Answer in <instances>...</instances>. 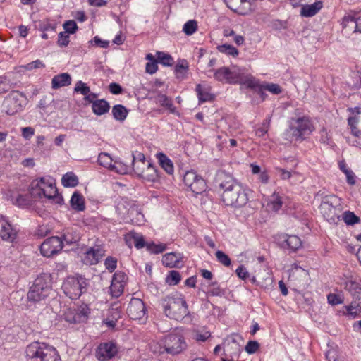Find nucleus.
Masks as SVG:
<instances>
[{"mask_svg":"<svg viewBox=\"0 0 361 361\" xmlns=\"http://www.w3.org/2000/svg\"><path fill=\"white\" fill-rule=\"evenodd\" d=\"M182 255L180 253L170 252L162 257L163 264L166 267H178Z\"/></svg>","mask_w":361,"mask_h":361,"instance_id":"nucleus-25","label":"nucleus"},{"mask_svg":"<svg viewBox=\"0 0 361 361\" xmlns=\"http://www.w3.org/2000/svg\"><path fill=\"white\" fill-rule=\"evenodd\" d=\"M126 280V275L122 272H116L114 274L110 286V293L113 297L118 298L123 293Z\"/></svg>","mask_w":361,"mask_h":361,"instance_id":"nucleus-18","label":"nucleus"},{"mask_svg":"<svg viewBox=\"0 0 361 361\" xmlns=\"http://www.w3.org/2000/svg\"><path fill=\"white\" fill-rule=\"evenodd\" d=\"M314 130V126L307 116L292 119L288 129L283 133L284 139L289 141L304 140L305 135H310Z\"/></svg>","mask_w":361,"mask_h":361,"instance_id":"nucleus-6","label":"nucleus"},{"mask_svg":"<svg viewBox=\"0 0 361 361\" xmlns=\"http://www.w3.org/2000/svg\"><path fill=\"white\" fill-rule=\"evenodd\" d=\"M64 319L70 324L80 323L81 319L78 315L75 310L68 309L64 312Z\"/></svg>","mask_w":361,"mask_h":361,"instance_id":"nucleus-41","label":"nucleus"},{"mask_svg":"<svg viewBox=\"0 0 361 361\" xmlns=\"http://www.w3.org/2000/svg\"><path fill=\"white\" fill-rule=\"evenodd\" d=\"M130 169V167L121 161L115 160L114 161V164L111 169V171H116L120 174H126Z\"/></svg>","mask_w":361,"mask_h":361,"instance_id":"nucleus-45","label":"nucleus"},{"mask_svg":"<svg viewBox=\"0 0 361 361\" xmlns=\"http://www.w3.org/2000/svg\"><path fill=\"white\" fill-rule=\"evenodd\" d=\"M63 28L65 29V32L73 34L77 30L78 26L74 20H68L64 23Z\"/></svg>","mask_w":361,"mask_h":361,"instance_id":"nucleus-58","label":"nucleus"},{"mask_svg":"<svg viewBox=\"0 0 361 361\" xmlns=\"http://www.w3.org/2000/svg\"><path fill=\"white\" fill-rule=\"evenodd\" d=\"M346 315L354 319L361 313V300L353 299L349 305L345 306Z\"/></svg>","mask_w":361,"mask_h":361,"instance_id":"nucleus-28","label":"nucleus"},{"mask_svg":"<svg viewBox=\"0 0 361 361\" xmlns=\"http://www.w3.org/2000/svg\"><path fill=\"white\" fill-rule=\"evenodd\" d=\"M140 178L146 181L154 183L158 181L159 176L157 168L150 163Z\"/></svg>","mask_w":361,"mask_h":361,"instance_id":"nucleus-27","label":"nucleus"},{"mask_svg":"<svg viewBox=\"0 0 361 361\" xmlns=\"http://www.w3.org/2000/svg\"><path fill=\"white\" fill-rule=\"evenodd\" d=\"M196 91L197 92L199 101L202 103L210 101L212 99V95L202 90V87L200 85H197Z\"/></svg>","mask_w":361,"mask_h":361,"instance_id":"nucleus-51","label":"nucleus"},{"mask_svg":"<svg viewBox=\"0 0 361 361\" xmlns=\"http://www.w3.org/2000/svg\"><path fill=\"white\" fill-rule=\"evenodd\" d=\"M10 89L9 80L5 77H0V94L8 92Z\"/></svg>","mask_w":361,"mask_h":361,"instance_id":"nucleus-63","label":"nucleus"},{"mask_svg":"<svg viewBox=\"0 0 361 361\" xmlns=\"http://www.w3.org/2000/svg\"><path fill=\"white\" fill-rule=\"evenodd\" d=\"M197 29V23L195 20H190L185 23L183 31L187 35H192Z\"/></svg>","mask_w":361,"mask_h":361,"instance_id":"nucleus-47","label":"nucleus"},{"mask_svg":"<svg viewBox=\"0 0 361 361\" xmlns=\"http://www.w3.org/2000/svg\"><path fill=\"white\" fill-rule=\"evenodd\" d=\"M50 281V276L46 274L36 278L27 294L28 301L36 303L44 300L51 291Z\"/></svg>","mask_w":361,"mask_h":361,"instance_id":"nucleus-8","label":"nucleus"},{"mask_svg":"<svg viewBox=\"0 0 361 361\" xmlns=\"http://www.w3.org/2000/svg\"><path fill=\"white\" fill-rule=\"evenodd\" d=\"M61 183L64 187H75L78 184V176L73 172H68L61 178Z\"/></svg>","mask_w":361,"mask_h":361,"instance_id":"nucleus-36","label":"nucleus"},{"mask_svg":"<svg viewBox=\"0 0 361 361\" xmlns=\"http://www.w3.org/2000/svg\"><path fill=\"white\" fill-rule=\"evenodd\" d=\"M97 161L99 165L109 169L110 170L114 164H112L114 161L113 159L108 153L106 152H102L99 154Z\"/></svg>","mask_w":361,"mask_h":361,"instance_id":"nucleus-39","label":"nucleus"},{"mask_svg":"<svg viewBox=\"0 0 361 361\" xmlns=\"http://www.w3.org/2000/svg\"><path fill=\"white\" fill-rule=\"evenodd\" d=\"M127 314L132 319H140L146 314L143 301L139 298H132L127 308Z\"/></svg>","mask_w":361,"mask_h":361,"instance_id":"nucleus-17","label":"nucleus"},{"mask_svg":"<svg viewBox=\"0 0 361 361\" xmlns=\"http://www.w3.org/2000/svg\"><path fill=\"white\" fill-rule=\"evenodd\" d=\"M32 196L41 197L43 195L57 204H61L63 199L58 192L55 180L51 176H46L35 180L30 190Z\"/></svg>","mask_w":361,"mask_h":361,"instance_id":"nucleus-2","label":"nucleus"},{"mask_svg":"<svg viewBox=\"0 0 361 361\" xmlns=\"http://www.w3.org/2000/svg\"><path fill=\"white\" fill-rule=\"evenodd\" d=\"M259 348V344L257 341H250L245 345V351L249 354H253L257 352Z\"/></svg>","mask_w":361,"mask_h":361,"instance_id":"nucleus-59","label":"nucleus"},{"mask_svg":"<svg viewBox=\"0 0 361 361\" xmlns=\"http://www.w3.org/2000/svg\"><path fill=\"white\" fill-rule=\"evenodd\" d=\"M31 194H18L11 196V202L13 204L19 207H25L30 205L32 202Z\"/></svg>","mask_w":361,"mask_h":361,"instance_id":"nucleus-32","label":"nucleus"},{"mask_svg":"<svg viewBox=\"0 0 361 361\" xmlns=\"http://www.w3.org/2000/svg\"><path fill=\"white\" fill-rule=\"evenodd\" d=\"M162 343L165 344L166 353L173 355H178L187 348V343L183 336L178 333H171L162 339Z\"/></svg>","mask_w":361,"mask_h":361,"instance_id":"nucleus-11","label":"nucleus"},{"mask_svg":"<svg viewBox=\"0 0 361 361\" xmlns=\"http://www.w3.org/2000/svg\"><path fill=\"white\" fill-rule=\"evenodd\" d=\"M210 289L208 293L213 296H220L223 295V290L219 287L217 282H212L209 284Z\"/></svg>","mask_w":361,"mask_h":361,"instance_id":"nucleus-56","label":"nucleus"},{"mask_svg":"<svg viewBox=\"0 0 361 361\" xmlns=\"http://www.w3.org/2000/svg\"><path fill=\"white\" fill-rule=\"evenodd\" d=\"M63 243H65L67 245H71L78 243L80 239V234L78 229L75 228L70 227L66 228L63 231L61 237Z\"/></svg>","mask_w":361,"mask_h":361,"instance_id":"nucleus-21","label":"nucleus"},{"mask_svg":"<svg viewBox=\"0 0 361 361\" xmlns=\"http://www.w3.org/2000/svg\"><path fill=\"white\" fill-rule=\"evenodd\" d=\"M118 352V346L114 342H104L97 348L96 357L99 361H107L114 358Z\"/></svg>","mask_w":361,"mask_h":361,"instance_id":"nucleus-14","label":"nucleus"},{"mask_svg":"<svg viewBox=\"0 0 361 361\" xmlns=\"http://www.w3.org/2000/svg\"><path fill=\"white\" fill-rule=\"evenodd\" d=\"M76 312L81 319V322H84L87 319L88 314H90V310L87 306H84L76 310Z\"/></svg>","mask_w":361,"mask_h":361,"instance_id":"nucleus-60","label":"nucleus"},{"mask_svg":"<svg viewBox=\"0 0 361 361\" xmlns=\"http://www.w3.org/2000/svg\"><path fill=\"white\" fill-rule=\"evenodd\" d=\"M252 78L255 81V85L254 87H247L248 88L255 90L260 96V97L264 100L267 96L266 93L264 92L265 90V85H260L259 83V81L256 80L253 76H252Z\"/></svg>","mask_w":361,"mask_h":361,"instance_id":"nucleus-53","label":"nucleus"},{"mask_svg":"<svg viewBox=\"0 0 361 361\" xmlns=\"http://www.w3.org/2000/svg\"><path fill=\"white\" fill-rule=\"evenodd\" d=\"M320 142L325 145H331V136L325 128L320 130Z\"/></svg>","mask_w":361,"mask_h":361,"instance_id":"nucleus-61","label":"nucleus"},{"mask_svg":"<svg viewBox=\"0 0 361 361\" xmlns=\"http://www.w3.org/2000/svg\"><path fill=\"white\" fill-rule=\"evenodd\" d=\"M90 89L87 84L84 83L81 80L77 82L74 88L75 92H80L82 95L87 94V93L90 92Z\"/></svg>","mask_w":361,"mask_h":361,"instance_id":"nucleus-54","label":"nucleus"},{"mask_svg":"<svg viewBox=\"0 0 361 361\" xmlns=\"http://www.w3.org/2000/svg\"><path fill=\"white\" fill-rule=\"evenodd\" d=\"M237 183L238 181H236L230 173L223 170L216 172L214 180L216 189H219V192L221 193L223 191H226V190L229 189Z\"/></svg>","mask_w":361,"mask_h":361,"instance_id":"nucleus-15","label":"nucleus"},{"mask_svg":"<svg viewBox=\"0 0 361 361\" xmlns=\"http://www.w3.org/2000/svg\"><path fill=\"white\" fill-rule=\"evenodd\" d=\"M156 156L161 168L168 174H172L174 167L171 160L162 152L157 153Z\"/></svg>","mask_w":361,"mask_h":361,"instance_id":"nucleus-31","label":"nucleus"},{"mask_svg":"<svg viewBox=\"0 0 361 361\" xmlns=\"http://www.w3.org/2000/svg\"><path fill=\"white\" fill-rule=\"evenodd\" d=\"M57 23L54 20H46L39 25V30L43 32H51L54 35L56 32Z\"/></svg>","mask_w":361,"mask_h":361,"instance_id":"nucleus-40","label":"nucleus"},{"mask_svg":"<svg viewBox=\"0 0 361 361\" xmlns=\"http://www.w3.org/2000/svg\"><path fill=\"white\" fill-rule=\"evenodd\" d=\"M26 361H61L55 348L43 342L35 341L25 349Z\"/></svg>","mask_w":361,"mask_h":361,"instance_id":"nucleus-4","label":"nucleus"},{"mask_svg":"<svg viewBox=\"0 0 361 361\" xmlns=\"http://www.w3.org/2000/svg\"><path fill=\"white\" fill-rule=\"evenodd\" d=\"M112 114L116 120L123 121L127 117L128 110L124 106L117 104L113 106Z\"/></svg>","mask_w":361,"mask_h":361,"instance_id":"nucleus-35","label":"nucleus"},{"mask_svg":"<svg viewBox=\"0 0 361 361\" xmlns=\"http://www.w3.org/2000/svg\"><path fill=\"white\" fill-rule=\"evenodd\" d=\"M149 164V161H136L132 165L134 172L140 177Z\"/></svg>","mask_w":361,"mask_h":361,"instance_id":"nucleus-46","label":"nucleus"},{"mask_svg":"<svg viewBox=\"0 0 361 361\" xmlns=\"http://www.w3.org/2000/svg\"><path fill=\"white\" fill-rule=\"evenodd\" d=\"M289 280L298 288H305L308 280L309 274L307 271L295 264L290 271Z\"/></svg>","mask_w":361,"mask_h":361,"instance_id":"nucleus-16","label":"nucleus"},{"mask_svg":"<svg viewBox=\"0 0 361 361\" xmlns=\"http://www.w3.org/2000/svg\"><path fill=\"white\" fill-rule=\"evenodd\" d=\"M324 218L330 224H336L341 217L342 206L341 200L336 195L323 197L319 207Z\"/></svg>","mask_w":361,"mask_h":361,"instance_id":"nucleus-7","label":"nucleus"},{"mask_svg":"<svg viewBox=\"0 0 361 361\" xmlns=\"http://www.w3.org/2000/svg\"><path fill=\"white\" fill-rule=\"evenodd\" d=\"M92 109L96 115L101 116L109 111L110 105L105 99H96L92 104Z\"/></svg>","mask_w":361,"mask_h":361,"instance_id":"nucleus-29","label":"nucleus"},{"mask_svg":"<svg viewBox=\"0 0 361 361\" xmlns=\"http://www.w3.org/2000/svg\"><path fill=\"white\" fill-rule=\"evenodd\" d=\"M188 70V64L186 60L179 61L175 67L176 78L184 79Z\"/></svg>","mask_w":361,"mask_h":361,"instance_id":"nucleus-37","label":"nucleus"},{"mask_svg":"<svg viewBox=\"0 0 361 361\" xmlns=\"http://www.w3.org/2000/svg\"><path fill=\"white\" fill-rule=\"evenodd\" d=\"M283 203L282 197L274 192L269 199L267 207L274 212H278L281 209Z\"/></svg>","mask_w":361,"mask_h":361,"instance_id":"nucleus-33","label":"nucleus"},{"mask_svg":"<svg viewBox=\"0 0 361 361\" xmlns=\"http://www.w3.org/2000/svg\"><path fill=\"white\" fill-rule=\"evenodd\" d=\"M16 231L9 221L4 216L0 215V237L4 240L12 242L16 238Z\"/></svg>","mask_w":361,"mask_h":361,"instance_id":"nucleus-19","label":"nucleus"},{"mask_svg":"<svg viewBox=\"0 0 361 361\" xmlns=\"http://www.w3.org/2000/svg\"><path fill=\"white\" fill-rule=\"evenodd\" d=\"M181 279L180 273L178 271H170L166 278V283L170 286L177 285Z\"/></svg>","mask_w":361,"mask_h":361,"instance_id":"nucleus-44","label":"nucleus"},{"mask_svg":"<svg viewBox=\"0 0 361 361\" xmlns=\"http://www.w3.org/2000/svg\"><path fill=\"white\" fill-rule=\"evenodd\" d=\"M87 286V281L82 276H69L63 282L62 288L68 298L76 300L86 291Z\"/></svg>","mask_w":361,"mask_h":361,"instance_id":"nucleus-9","label":"nucleus"},{"mask_svg":"<svg viewBox=\"0 0 361 361\" xmlns=\"http://www.w3.org/2000/svg\"><path fill=\"white\" fill-rule=\"evenodd\" d=\"M271 117H269L266 123H263V126L256 130V135L259 137L264 136L268 131V126L269 125Z\"/></svg>","mask_w":361,"mask_h":361,"instance_id":"nucleus-64","label":"nucleus"},{"mask_svg":"<svg viewBox=\"0 0 361 361\" xmlns=\"http://www.w3.org/2000/svg\"><path fill=\"white\" fill-rule=\"evenodd\" d=\"M216 257L219 262L222 264L223 265L226 267H229L231 264V259L229 257L226 255L223 251L218 250L215 253Z\"/></svg>","mask_w":361,"mask_h":361,"instance_id":"nucleus-49","label":"nucleus"},{"mask_svg":"<svg viewBox=\"0 0 361 361\" xmlns=\"http://www.w3.org/2000/svg\"><path fill=\"white\" fill-rule=\"evenodd\" d=\"M104 255V250L102 248L90 247L85 252L82 261L85 264H96Z\"/></svg>","mask_w":361,"mask_h":361,"instance_id":"nucleus-20","label":"nucleus"},{"mask_svg":"<svg viewBox=\"0 0 361 361\" xmlns=\"http://www.w3.org/2000/svg\"><path fill=\"white\" fill-rule=\"evenodd\" d=\"M183 183L195 195L202 194L207 188L205 180L194 171L185 172Z\"/></svg>","mask_w":361,"mask_h":361,"instance_id":"nucleus-12","label":"nucleus"},{"mask_svg":"<svg viewBox=\"0 0 361 361\" xmlns=\"http://www.w3.org/2000/svg\"><path fill=\"white\" fill-rule=\"evenodd\" d=\"M106 269L110 272H113L117 267V259L113 257H108L104 262Z\"/></svg>","mask_w":361,"mask_h":361,"instance_id":"nucleus-57","label":"nucleus"},{"mask_svg":"<svg viewBox=\"0 0 361 361\" xmlns=\"http://www.w3.org/2000/svg\"><path fill=\"white\" fill-rule=\"evenodd\" d=\"M322 6L323 4L322 1L303 5L301 8L300 15L304 17H312L322 9Z\"/></svg>","mask_w":361,"mask_h":361,"instance_id":"nucleus-24","label":"nucleus"},{"mask_svg":"<svg viewBox=\"0 0 361 361\" xmlns=\"http://www.w3.org/2000/svg\"><path fill=\"white\" fill-rule=\"evenodd\" d=\"M165 315L171 319L180 320L189 314L186 301L181 295H167L161 300Z\"/></svg>","mask_w":361,"mask_h":361,"instance_id":"nucleus-3","label":"nucleus"},{"mask_svg":"<svg viewBox=\"0 0 361 361\" xmlns=\"http://www.w3.org/2000/svg\"><path fill=\"white\" fill-rule=\"evenodd\" d=\"M341 217L347 225H354L360 221L359 217L350 211L344 212Z\"/></svg>","mask_w":361,"mask_h":361,"instance_id":"nucleus-42","label":"nucleus"},{"mask_svg":"<svg viewBox=\"0 0 361 361\" xmlns=\"http://www.w3.org/2000/svg\"><path fill=\"white\" fill-rule=\"evenodd\" d=\"M251 193L250 189L238 182L226 191H223L221 197L226 206L240 208L248 202Z\"/></svg>","mask_w":361,"mask_h":361,"instance_id":"nucleus-5","label":"nucleus"},{"mask_svg":"<svg viewBox=\"0 0 361 361\" xmlns=\"http://www.w3.org/2000/svg\"><path fill=\"white\" fill-rule=\"evenodd\" d=\"M218 50L221 52L226 54L228 55H231L233 56H236L238 55V49L232 45L230 44H223L218 47Z\"/></svg>","mask_w":361,"mask_h":361,"instance_id":"nucleus-48","label":"nucleus"},{"mask_svg":"<svg viewBox=\"0 0 361 361\" xmlns=\"http://www.w3.org/2000/svg\"><path fill=\"white\" fill-rule=\"evenodd\" d=\"M356 16L355 14L348 13L345 15L342 21L343 28H348L355 32Z\"/></svg>","mask_w":361,"mask_h":361,"instance_id":"nucleus-38","label":"nucleus"},{"mask_svg":"<svg viewBox=\"0 0 361 361\" xmlns=\"http://www.w3.org/2000/svg\"><path fill=\"white\" fill-rule=\"evenodd\" d=\"M154 100L161 106L169 110L170 113L173 114L177 113L176 109L173 106L171 99H170L166 94H162L161 92H156Z\"/></svg>","mask_w":361,"mask_h":361,"instance_id":"nucleus-22","label":"nucleus"},{"mask_svg":"<svg viewBox=\"0 0 361 361\" xmlns=\"http://www.w3.org/2000/svg\"><path fill=\"white\" fill-rule=\"evenodd\" d=\"M146 246H147V250H149L150 252L154 253V254L161 253V252H164L166 248V245L162 244V243H160L158 245H156L154 243H149V244H147Z\"/></svg>","mask_w":361,"mask_h":361,"instance_id":"nucleus-50","label":"nucleus"},{"mask_svg":"<svg viewBox=\"0 0 361 361\" xmlns=\"http://www.w3.org/2000/svg\"><path fill=\"white\" fill-rule=\"evenodd\" d=\"M72 208L77 211H83L85 208L83 197L78 192H73L71 199Z\"/></svg>","mask_w":361,"mask_h":361,"instance_id":"nucleus-34","label":"nucleus"},{"mask_svg":"<svg viewBox=\"0 0 361 361\" xmlns=\"http://www.w3.org/2000/svg\"><path fill=\"white\" fill-rule=\"evenodd\" d=\"M71 83V78L68 73H63L55 75L51 80V87L53 89H58L62 87L68 86Z\"/></svg>","mask_w":361,"mask_h":361,"instance_id":"nucleus-26","label":"nucleus"},{"mask_svg":"<svg viewBox=\"0 0 361 361\" xmlns=\"http://www.w3.org/2000/svg\"><path fill=\"white\" fill-rule=\"evenodd\" d=\"M150 349L154 353L162 354L166 353L165 344L162 343V339L159 342H153L150 344Z\"/></svg>","mask_w":361,"mask_h":361,"instance_id":"nucleus-52","label":"nucleus"},{"mask_svg":"<svg viewBox=\"0 0 361 361\" xmlns=\"http://www.w3.org/2000/svg\"><path fill=\"white\" fill-rule=\"evenodd\" d=\"M26 97L19 91L11 92L4 100L2 110L8 115H14L23 109Z\"/></svg>","mask_w":361,"mask_h":361,"instance_id":"nucleus-10","label":"nucleus"},{"mask_svg":"<svg viewBox=\"0 0 361 361\" xmlns=\"http://www.w3.org/2000/svg\"><path fill=\"white\" fill-rule=\"evenodd\" d=\"M327 300L331 305H336L343 302V298L338 294L330 293L327 295Z\"/></svg>","mask_w":361,"mask_h":361,"instance_id":"nucleus-55","label":"nucleus"},{"mask_svg":"<svg viewBox=\"0 0 361 361\" xmlns=\"http://www.w3.org/2000/svg\"><path fill=\"white\" fill-rule=\"evenodd\" d=\"M344 288L351 294L353 299L361 300V281H347L344 283Z\"/></svg>","mask_w":361,"mask_h":361,"instance_id":"nucleus-23","label":"nucleus"},{"mask_svg":"<svg viewBox=\"0 0 361 361\" xmlns=\"http://www.w3.org/2000/svg\"><path fill=\"white\" fill-rule=\"evenodd\" d=\"M302 245L300 239L297 235H288L282 243L284 249H288L291 251H296Z\"/></svg>","mask_w":361,"mask_h":361,"instance_id":"nucleus-30","label":"nucleus"},{"mask_svg":"<svg viewBox=\"0 0 361 361\" xmlns=\"http://www.w3.org/2000/svg\"><path fill=\"white\" fill-rule=\"evenodd\" d=\"M213 75L219 82L230 84L239 83L247 87H254L255 85V81L252 78V75L239 67L235 66L231 68L222 67L216 70Z\"/></svg>","mask_w":361,"mask_h":361,"instance_id":"nucleus-1","label":"nucleus"},{"mask_svg":"<svg viewBox=\"0 0 361 361\" xmlns=\"http://www.w3.org/2000/svg\"><path fill=\"white\" fill-rule=\"evenodd\" d=\"M157 59L159 63L165 66H171L173 63V59L171 55L162 51L157 52Z\"/></svg>","mask_w":361,"mask_h":361,"instance_id":"nucleus-43","label":"nucleus"},{"mask_svg":"<svg viewBox=\"0 0 361 361\" xmlns=\"http://www.w3.org/2000/svg\"><path fill=\"white\" fill-rule=\"evenodd\" d=\"M69 43V35L65 32L59 34L58 44L61 47H66Z\"/></svg>","mask_w":361,"mask_h":361,"instance_id":"nucleus-62","label":"nucleus"},{"mask_svg":"<svg viewBox=\"0 0 361 361\" xmlns=\"http://www.w3.org/2000/svg\"><path fill=\"white\" fill-rule=\"evenodd\" d=\"M63 241L57 236L46 239L40 246V252L44 257H49L57 254L63 248Z\"/></svg>","mask_w":361,"mask_h":361,"instance_id":"nucleus-13","label":"nucleus"}]
</instances>
